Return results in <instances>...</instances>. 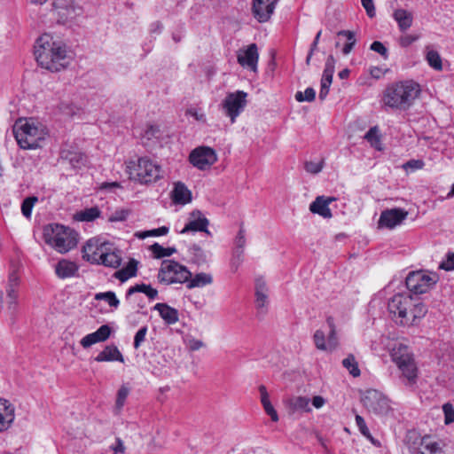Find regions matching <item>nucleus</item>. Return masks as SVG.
Returning <instances> with one entry per match:
<instances>
[{
    "label": "nucleus",
    "mask_w": 454,
    "mask_h": 454,
    "mask_svg": "<svg viewBox=\"0 0 454 454\" xmlns=\"http://www.w3.org/2000/svg\"><path fill=\"white\" fill-rule=\"evenodd\" d=\"M387 309L391 315L400 319V324L409 325L415 324L427 312V307L413 299L409 293H398L387 302Z\"/></svg>",
    "instance_id": "1"
},
{
    "label": "nucleus",
    "mask_w": 454,
    "mask_h": 454,
    "mask_svg": "<svg viewBox=\"0 0 454 454\" xmlns=\"http://www.w3.org/2000/svg\"><path fill=\"white\" fill-rule=\"evenodd\" d=\"M418 82L409 80L388 86L383 95V104L393 109L405 110L409 108L420 93Z\"/></svg>",
    "instance_id": "2"
},
{
    "label": "nucleus",
    "mask_w": 454,
    "mask_h": 454,
    "mask_svg": "<svg viewBox=\"0 0 454 454\" xmlns=\"http://www.w3.org/2000/svg\"><path fill=\"white\" fill-rule=\"evenodd\" d=\"M14 137L21 149H35L44 139L47 130L43 126H36L32 120H19L13 126Z\"/></svg>",
    "instance_id": "3"
},
{
    "label": "nucleus",
    "mask_w": 454,
    "mask_h": 454,
    "mask_svg": "<svg viewBox=\"0 0 454 454\" xmlns=\"http://www.w3.org/2000/svg\"><path fill=\"white\" fill-rule=\"evenodd\" d=\"M126 172L130 180L140 184L154 183L162 177L161 167L146 157L127 162Z\"/></svg>",
    "instance_id": "4"
},
{
    "label": "nucleus",
    "mask_w": 454,
    "mask_h": 454,
    "mask_svg": "<svg viewBox=\"0 0 454 454\" xmlns=\"http://www.w3.org/2000/svg\"><path fill=\"white\" fill-rule=\"evenodd\" d=\"M391 357L401 372L402 380L405 385H414L418 378V367L410 348L406 345L399 343L393 348Z\"/></svg>",
    "instance_id": "5"
},
{
    "label": "nucleus",
    "mask_w": 454,
    "mask_h": 454,
    "mask_svg": "<svg viewBox=\"0 0 454 454\" xmlns=\"http://www.w3.org/2000/svg\"><path fill=\"white\" fill-rule=\"evenodd\" d=\"M35 56L38 65L51 73L57 72V43L52 35L44 33L36 41Z\"/></svg>",
    "instance_id": "6"
},
{
    "label": "nucleus",
    "mask_w": 454,
    "mask_h": 454,
    "mask_svg": "<svg viewBox=\"0 0 454 454\" xmlns=\"http://www.w3.org/2000/svg\"><path fill=\"white\" fill-rule=\"evenodd\" d=\"M192 273L184 265L173 260H164L158 272V281L164 285L183 284L191 278Z\"/></svg>",
    "instance_id": "7"
},
{
    "label": "nucleus",
    "mask_w": 454,
    "mask_h": 454,
    "mask_svg": "<svg viewBox=\"0 0 454 454\" xmlns=\"http://www.w3.org/2000/svg\"><path fill=\"white\" fill-rule=\"evenodd\" d=\"M247 105V93L243 90H236L228 93L222 100L220 106L225 116L234 123Z\"/></svg>",
    "instance_id": "8"
},
{
    "label": "nucleus",
    "mask_w": 454,
    "mask_h": 454,
    "mask_svg": "<svg viewBox=\"0 0 454 454\" xmlns=\"http://www.w3.org/2000/svg\"><path fill=\"white\" fill-rule=\"evenodd\" d=\"M438 280L439 277L434 272L412 271L406 278V286L411 292L422 294L428 292Z\"/></svg>",
    "instance_id": "9"
},
{
    "label": "nucleus",
    "mask_w": 454,
    "mask_h": 454,
    "mask_svg": "<svg viewBox=\"0 0 454 454\" xmlns=\"http://www.w3.org/2000/svg\"><path fill=\"white\" fill-rule=\"evenodd\" d=\"M364 406L376 415H387L390 410V402L381 392L370 389L365 392L362 398Z\"/></svg>",
    "instance_id": "10"
},
{
    "label": "nucleus",
    "mask_w": 454,
    "mask_h": 454,
    "mask_svg": "<svg viewBox=\"0 0 454 454\" xmlns=\"http://www.w3.org/2000/svg\"><path fill=\"white\" fill-rule=\"evenodd\" d=\"M190 162L200 170L208 169L217 160L215 151L209 146H199L189 156Z\"/></svg>",
    "instance_id": "11"
},
{
    "label": "nucleus",
    "mask_w": 454,
    "mask_h": 454,
    "mask_svg": "<svg viewBox=\"0 0 454 454\" xmlns=\"http://www.w3.org/2000/svg\"><path fill=\"white\" fill-rule=\"evenodd\" d=\"M80 240L77 231L68 226L59 224V253L67 254L74 249Z\"/></svg>",
    "instance_id": "12"
},
{
    "label": "nucleus",
    "mask_w": 454,
    "mask_h": 454,
    "mask_svg": "<svg viewBox=\"0 0 454 454\" xmlns=\"http://www.w3.org/2000/svg\"><path fill=\"white\" fill-rule=\"evenodd\" d=\"M109 244L98 238L90 239L82 247V258L90 263L98 264L101 259V253L105 252Z\"/></svg>",
    "instance_id": "13"
},
{
    "label": "nucleus",
    "mask_w": 454,
    "mask_h": 454,
    "mask_svg": "<svg viewBox=\"0 0 454 454\" xmlns=\"http://www.w3.org/2000/svg\"><path fill=\"white\" fill-rule=\"evenodd\" d=\"M408 216V211L403 208H391L381 212L378 225L380 228L394 229Z\"/></svg>",
    "instance_id": "14"
},
{
    "label": "nucleus",
    "mask_w": 454,
    "mask_h": 454,
    "mask_svg": "<svg viewBox=\"0 0 454 454\" xmlns=\"http://www.w3.org/2000/svg\"><path fill=\"white\" fill-rule=\"evenodd\" d=\"M209 221L203 215L200 210H193L188 218V222L180 233L184 234L190 231H203L207 235H210V231L207 230Z\"/></svg>",
    "instance_id": "15"
},
{
    "label": "nucleus",
    "mask_w": 454,
    "mask_h": 454,
    "mask_svg": "<svg viewBox=\"0 0 454 454\" xmlns=\"http://www.w3.org/2000/svg\"><path fill=\"white\" fill-rule=\"evenodd\" d=\"M335 71V59L333 55H329L326 61L325 69L323 71L321 83H320V91H319V99L325 100L329 93L330 87L333 82V77Z\"/></svg>",
    "instance_id": "16"
},
{
    "label": "nucleus",
    "mask_w": 454,
    "mask_h": 454,
    "mask_svg": "<svg viewBox=\"0 0 454 454\" xmlns=\"http://www.w3.org/2000/svg\"><path fill=\"white\" fill-rule=\"evenodd\" d=\"M81 12L82 8L74 0H59V23L72 20Z\"/></svg>",
    "instance_id": "17"
},
{
    "label": "nucleus",
    "mask_w": 454,
    "mask_h": 454,
    "mask_svg": "<svg viewBox=\"0 0 454 454\" xmlns=\"http://www.w3.org/2000/svg\"><path fill=\"white\" fill-rule=\"evenodd\" d=\"M278 0H254L253 12L259 22L267 21L274 12Z\"/></svg>",
    "instance_id": "18"
},
{
    "label": "nucleus",
    "mask_w": 454,
    "mask_h": 454,
    "mask_svg": "<svg viewBox=\"0 0 454 454\" xmlns=\"http://www.w3.org/2000/svg\"><path fill=\"white\" fill-rule=\"evenodd\" d=\"M254 295L256 309L264 312L269 304V288L262 278L255 279Z\"/></svg>",
    "instance_id": "19"
},
{
    "label": "nucleus",
    "mask_w": 454,
    "mask_h": 454,
    "mask_svg": "<svg viewBox=\"0 0 454 454\" xmlns=\"http://www.w3.org/2000/svg\"><path fill=\"white\" fill-rule=\"evenodd\" d=\"M238 62L242 66L256 71L258 51L254 43L250 44L245 51L238 54Z\"/></svg>",
    "instance_id": "20"
},
{
    "label": "nucleus",
    "mask_w": 454,
    "mask_h": 454,
    "mask_svg": "<svg viewBox=\"0 0 454 454\" xmlns=\"http://www.w3.org/2000/svg\"><path fill=\"white\" fill-rule=\"evenodd\" d=\"M334 200L335 198L333 197L317 196L309 205V210L313 214H317L324 218H331L333 214L329 208V205Z\"/></svg>",
    "instance_id": "21"
},
{
    "label": "nucleus",
    "mask_w": 454,
    "mask_h": 454,
    "mask_svg": "<svg viewBox=\"0 0 454 454\" xmlns=\"http://www.w3.org/2000/svg\"><path fill=\"white\" fill-rule=\"evenodd\" d=\"M42 239L46 253L57 249V223H51L43 227Z\"/></svg>",
    "instance_id": "22"
},
{
    "label": "nucleus",
    "mask_w": 454,
    "mask_h": 454,
    "mask_svg": "<svg viewBox=\"0 0 454 454\" xmlns=\"http://www.w3.org/2000/svg\"><path fill=\"white\" fill-rule=\"evenodd\" d=\"M62 164H70L74 168H79L86 163V157L78 151H61Z\"/></svg>",
    "instance_id": "23"
},
{
    "label": "nucleus",
    "mask_w": 454,
    "mask_h": 454,
    "mask_svg": "<svg viewBox=\"0 0 454 454\" xmlns=\"http://www.w3.org/2000/svg\"><path fill=\"white\" fill-rule=\"evenodd\" d=\"M121 263V256L120 251H115L111 248V245L105 250L104 253H101V259L98 262V265L102 264L106 267H110L113 269L118 268Z\"/></svg>",
    "instance_id": "24"
},
{
    "label": "nucleus",
    "mask_w": 454,
    "mask_h": 454,
    "mask_svg": "<svg viewBox=\"0 0 454 454\" xmlns=\"http://www.w3.org/2000/svg\"><path fill=\"white\" fill-rule=\"evenodd\" d=\"M171 198L174 203L184 205L192 201V192L183 183L178 182L174 185Z\"/></svg>",
    "instance_id": "25"
},
{
    "label": "nucleus",
    "mask_w": 454,
    "mask_h": 454,
    "mask_svg": "<svg viewBox=\"0 0 454 454\" xmlns=\"http://www.w3.org/2000/svg\"><path fill=\"white\" fill-rule=\"evenodd\" d=\"M246 246V231L241 227L238 232V235L235 239V250L233 253V257L231 261L232 266L235 267V270L238 269L239 265L242 262V254L244 252V247Z\"/></svg>",
    "instance_id": "26"
},
{
    "label": "nucleus",
    "mask_w": 454,
    "mask_h": 454,
    "mask_svg": "<svg viewBox=\"0 0 454 454\" xmlns=\"http://www.w3.org/2000/svg\"><path fill=\"white\" fill-rule=\"evenodd\" d=\"M75 53L67 45L59 46V71L74 67Z\"/></svg>",
    "instance_id": "27"
},
{
    "label": "nucleus",
    "mask_w": 454,
    "mask_h": 454,
    "mask_svg": "<svg viewBox=\"0 0 454 454\" xmlns=\"http://www.w3.org/2000/svg\"><path fill=\"white\" fill-rule=\"evenodd\" d=\"M393 18L397 22L398 27L402 32L409 29L413 22L412 13L404 9L395 10L393 13Z\"/></svg>",
    "instance_id": "28"
},
{
    "label": "nucleus",
    "mask_w": 454,
    "mask_h": 454,
    "mask_svg": "<svg viewBox=\"0 0 454 454\" xmlns=\"http://www.w3.org/2000/svg\"><path fill=\"white\" fill-rule=\"evenodd\" d=\"M160 317L168 325L175 324L178 321V311L166 303H157L154 306Z\"/></svg>",
    "instance_id": "29"
},
{
    "label": "nucleus",
    "mask_w": 454,
    "mask_h": 454,
    "mask_svg": "<svg viewBox=\"0 0 454 454\" xmlns=\"http://www.w3.org/2000/svg\"><path fill=\"white\" fill-rule=\"evenodd\" d=\"M160 137V130L159 127L155 125H147L141 134L142 142L145 146H151L156 144Z\"/></svg>",
    "instance_id": "30"
},
{
    "label": "nucleus",
    "mask_w": 454,
    "mask_h": 454,
    "mask_svg": "<svg viewBox=\"0 0 454 454\" xmlns=\"http://www.w3.org/2000/svg\"><path fill=\"white\" fill-rule=\"evenodd\" d=\"M97 362L120 361L123 362V356L115 346H107L95 358Z\"/></svg>",
    "instance_id": "31"
},
{
    "label": "nucleus",
    "mask_w": 454,
    "mask_h": 454,
    "mask_svg": "<svg viewBox=\"0 0 454 454\" xmlns=\"http://www.w3.org/2000/svg\"><path fill=\"white\" fill-rule=\"evenodd\" d=\"M213 283V277L211 274L200 272L192 277L186 281V286L188 289L203 287L208 286Z\"/></svg>",
    "instance_id": "32"
},
{
    "label": "nucleus",
    "mask_w": 454,
    "mask_h": 454,
    "mask_svg": "<svg viewBox=\"0 0 454 454\" xmlns=\"http://www.w3.org/2000/svg\"><path fill=\"white\" fill-rule=\"evenodd\" d=\"M137 270V262L135 259L129 260L128 264L120 270L114 273V277L121 282L135 277Z\"/></svg>",
    "instance_id": "33"
},
{
    "label": "nucleus",
    "mask_w": 454,
    "mask_h": 454,
    "mask_svg": "<svg viewBox=\"0 0 454 454\" xmlns=\"http://www.w3.org/2000/svg\"><path fill=\"white\" fill-rule=\"evenodd\" d=\"M78 265L74 262L61 260L59 261V278L74 277L78 272Z\"/></svg>",
    "instance_id": "34"
},
{
    "label": "nucleus",
    "mask_w": 454,
    "mask_h": 454,
    "mask_svg": "<svg viewBox=\"0 0 454 454\" xmlns=\"http://www.w3.org/2000/svg\"><path fill=\"white\" fill-rule=\"evenodd\" d=\"M100 216V210L98 207H92L78 211L74 215V219L78 222H91Z\"/></svg>",
    "instance_id": "35"
},
{
    "label": "nucleus",
    "mask_w": 454,
    "mask_h": 454,
    "mask_svg": "<svg viewBox=\"0 0 454 454\" xmlns=\"http://www.w3.org/2000/svg\"><path fill=\"white\" fill-rule=\"evenodd\" d=\"M309 402L310 400L306 396H293L288 400V405L294 411H302L309 412L311 411Z\"/></svg>",
    "instance_id": "36"
},
{
    "label": "nucleus",
    "mask_w": 454,
    "mask_h": 454,
    "mask_svg": "<svg viewBox=\"0 0 454 454\" xmlns=\"http://www.w3.org/2000/svg\"><path fill=\"white\" fill-rule=\"evenodd\" d=\"M326 323L329 327V334L327 338V345H328V351L332 352L338 346V338H337V333H336V326L334 324V319L333 317H328L326 319Z\"/></svg>",
    "instance_id": "37"
},
{
    "label": "nucleus",
    "mask_w": 454,
    "mask_h": 454,
    "mask_svg": "<svg viewBox=\"0 0 454 454\" xmlns=\"http://www.w3.org/2000/svg\"><path fill=\"white\" fill-rule=\"evenodd\" d=\"M15 419L14 407L0 412V433L8 430Z\"/></svg>",
    "instance_id": "38"
},
{
    "label": "nucleus",
    "mask_w": 454,
    "mask_h": 454,
    "mask_svg": "<svg viewBox=\"0 0 454 454\" xmlns=\"http://www.w3.org/2000/svg\"><path fill=\"white\" fill-rule=\"evenodd\" d=\"M137 292L145 294L150 299H155L158 295V291L155 288H153L150 285L139 284L131 286L127 292V296Z\"/></svg>",
    "instance_id": "39"
},
{
    "label": "nucleus",
    "mask_w": 454,
    "mask_h": 454,
    "mask_svg": "<svg viewBox=\"0 0 454 454\" xmlns=\"http://www.w3.org/2000/svg\"><path fill=\"white\" fill-rule=\"evenodd\" d=\"M426 59L428 63V65L433 67L434 69L440 71L442 69V58L440 54L433 50L427 48V54H426Z\"/></svg>",
    "instance_id": "40"
},
{
    "label": "nucleus",
    "mask_w": 454,
    "mask_h": 454,
    "mask_svg": "<svg viewBox=\"0 0 454 454\" xmlns=\"http://www.w3.org/2000/svg\"><path fill=\"white\" fill-rule=\"evenodd\" d=\"M20 284V275L18 274V270L13 269L10 274L8 278V286L6 288L7 295L18 294L17 287Z\"/></svg>",
    "instance_id": "41"
},
{
    "label": "nucleus",
    "mask_w": 454,
    "mask_h": 454,
    "mask_svg": "<svg viewBox=\"0 0 454 454\" xmlns=\"http://www.w3.org/2000/svg\"><path fill=\"white\" fill-rule=\"evenodd\" d=\"M342 365L353 377L360 376L361 372L358 368V364L353 355L350 354L345 359H343Z\"/></svg>",
    "instance_id": "42"
},
{
    "label": "nucleus",
    "mask_w": 454,
    "mask_h": 454,
    "mask_svg": "<svg viewBox=\"0 0 454 454\" xmlns=\"http://www.w3.org/2000/svg\"><path fill=\"white\" fill-rule=\"evenodd\" d=\"M356 423L360 433L366 437L372 444L380 446V442L376 441L371 434L369 428L367 427L364 419L360 415H356Z\"/></svg>",
    "instance_id": "43"
},
{
    "label": "nucleus",
    "mask_w": 454,
    "mask_h": 454,
    "mask_svg": "<svg viewBox=\"0 0 454 454\" xmlns=\"http://www.w3.org/2000/svg\"><path fill=\"white\" fill-rule=\"evenodd\" d=\"M150 250L155 258L168 257L172 255L176 251L175 247H163L158 243L152 245Z\"/></svg>",
    "instance_id": "44"
},
{
    "label": "nucleus",
    "mask_w": 454,
    "mask_h": 454,
    "mask_svg": "<svg viewBox=\"0 0 454 454\" xmlns=\"http://www.w3.org/2000/svg\"><path fill=\"white\" fill-rule=\"evenodd\" d=\"M7 312L10 317L11 324L13 325L16 322L17 310H18V294L7 295Z\"/></svg>",
    "instance_id": "45"
},
{
    "label": "nucleus",
    "mask_w": 454,
    "mask_h": 454,
    "mask_svg": "<svg viewBox=\"0 0 454 454\" xmlns=\"http://www.w3.org/2000/svg\"><path fill=\"white\" fill-rule=\"evenodd\" d=\"M95 300L105 301L109 304L110 307L113 308H117L120 304L118 298L116 297L115 294L112 291L96 294Z\"/></svg>",
    "instance_id": "46"
},
{
    "label": "nucleus",
    "mask_w": 454,
    "mask_h": 454,
    "mask_svg": "<svg viewBox=\"0 0 454 454\" xmlns=\"http://www.w3.org/2000/svg\"><path fill=\"white\" fill-rule=\"evenodd\" d=\"M37 201H38V198L36 196L27 197L22 201L21 213L27 219L31 218L33 207Z\"/></svg>",
    "instance_id": "47"
},
{
    "label": "nucleus",
    "mask_w": 454,
    "mask_h": 454,
    "mask_svg": "<svg viewBox=\"0 0 454 454\" xmlns=\"http://www.w3.org/2000/svg\"><path fill=\"white\" fill-rule=\"evenodd\" d=\"M364 138L370 143L372 146L379 150L380 149V139L377 127L371 128L364 135Z\"/></svg>",
    "instance_id": "48"
},
{
    "label": "nucleus",
    "mask_w": 454,
    "mask_h": 454,
    "mask_svg": "<svg viewBox=\"0 0 454 454\" xmlns=\"http://www.w3.org/2000/svg\"><path fill=\"white\" fill-rule=\"evenodd\" d=\"M313 340L317 349L322 351H328V345L325 339V334L322 330H317L313 335Z\"/></svg>",
    "instance_id": "49"
},
{
    "label": "nucleus",
    "mask_w": 454,
    "mask_h": 454,
    "mask_svg": "<svg viewBox=\"0 0 454 454\" xmlns=\"http://www.w3.org/2000/svg\"><path fill=\"white\" fill-rule=\"evenodd\" d=\"M325 166V160H320L318 161H306L304 163V168L305 170L312 175H317L322 171Z\"/></svg>",
    "instance_id": "50"
},
{
    "label": "nucleus",
    "mask_w": 454,
    "mask_h": 454,
    "mask_svg": "<svg viewBox=\"0 0 454 454\" xmlns=\"http://www.w3.org/2000/svg\"><path fill=\"white\" fill-rule=\"evenodd\" d=\"M316 98V91L313 88H307L304 92L297 91L295 94V99L298 102H312Z\"/></svg>",
    "instance_id": "51"
},
{
    "label": "nucleus",
    "mask_w": 454,
    "mask_h": 454,
    "mask_svg": "<svg viewBox=\"0 0 454 454\" xmlns=\"http://www.w3.org/2000/svg\"><path fill=\"white\" fill-rule=\"evenodd\" d=\"M129 388L124 386H122L118 390L116 403H115L116 409L121 410L123 407L125 401L129 395Z\"/></svg>",
    "instance_id": "52"
},
{
    "label": "nucleus",
    "mask_w": 454,
    "mask_h": 454,
    "mask_svg": "<svg viewBox=\"0 0 454 454\" xmlns=\"http://www.w3.org/2000/svg\"><path fill=\"white\" fill-rule=\"evenodd\" d=\"M168 232V228L166 226H161L157 229H153L151 231H145L143 233L137 234V237L141 239H145L146 237L150 236H163L166 235Z\"/></svg>",
    "instance_id": "53"
},
{
    "label": "nucleus",
    "mask_w": 454,
    "mask_h": 454,
    "mask_svg": "<svg viewBox=\"0 0 454 454\" xmlns=\"http://www.w3.org/2000/svg\"><path fill=\"white\" fill-rule=\"evenodd\" d=\"M146 333H147V326H143L137 332V333L135 334V337H134V343H133L134 348L136 349H137L141 346V344L145 341Z\"/></svg>",
    "instance_id": "54"
},
{
    "label": "nucleus",
    "mask_w": 454,
    "mask_h": 454,
    "mask_svg": "<svg viewBox=\"0 0 454 454\" xmlns=\"http://www.w3.org/2000/svg\"><path fill=\"white\" fill-rule=\"evenodd\" d=\"M444 413V422L446 425L454 422V408L450 403H445L442 406Z\"/></svg>",
    "instance_id": "55"
},
{
    "label": "nucleus",
    "mask_w": 454,
    "mask_h": 454,
    "mask_svg": "<svg viewBox=\"0 0 454 454\" xmlns=\"http://www.w3.org/2000/svg\"><path fill=\"white\" fill-rule=\"evenodd\" d=\"M82 109L76 105L70 104L61 106V113L68 116L77 115L81 113Z\"/></svg>",
    "instance_id": "56"
},
{
    "label": "nucleus",
    "mask_w": 454,
    "mask_h": 454,
    "mask_svg": "<svg viewBox=\"0 0 454 454\" xmlns=\"http://www.w3.org/2000/svg\"><path fill=\"white\" fill-rule=\"evenodd\" d=\"M110 333H111L110 327L106 325H101L94 333L100 342V341L106 340L109 337Z\"/></svg>",
    "instance_id": "57"
},
{
    "label": "nucleus",
    "mask_w": 454,
    "mask_h": 454,
    "mask_svg": "<svg viewBox=\"0 0 454 454\" xmlns=\"http://www.w3.org/2000/svg\"><path fill=\"white\" fill-rule=\"evenodd\" d=\"M263 406V409L265 412L270 417L271 420L274 422L278 421V415L276 410L274 409L273 405L270 402H265L262 403Z\"/></svg>",
    "instance_id": "58"
},
{
    "label": "nucleus",
    "mask_w": 454,
    "mask_h": 454,
    "mask_svg": "<svg viewBox=\"0 0 454 454\" xmlns=\"http://www.w3.org/2000/svg\"><path fill=\"white\" fill-rule=\"evenodd\" d=\"M370 49L373 51L378 52L385 59L387 58V49L383 45L382 43L375 41L371 44Z\"/></svg>",
    "instance_id": "59"
},
{
    "label": "nucleus",
    "mask_w": 454,
    "mask_h": 454,
    "mask_svg": "<svg viewBox=\"0 0 454 454\" xmlns=\"http://www.w3.org/2000/svg\"><path fill=\"white\" fill-rule=\"evenodd\" d=\"M439 269L448 271L454 270V253L447 255V259L440 263Z\"/></svg>",
    "instance_id": "60"
},
{
    "label": "nucleus",
    "mask_w": 454,
    "mask_h": 454,
    "mask_svg": "<svg viewBox=\"0 0 454 454\" xmlns=\"http://www.w3.org/2000/svg\"><path fill=\"white\" fill-rule=\"evenodd\" d=\"M363 7L365 9L367 15L373 18L376 14L373 0H361Z\"/></svg>",
    "instance_id": "61"
},
{
    "label": "nucleus",
    "mask_w": 454,
    "mask_h": 454,
    "mask_svg": "<svg viewBox=\"0 0 454 454\" xmlns=\"http://www.w3.org/2000/svg\"><path fill=\"white\" fill-rule=\"evenodd\" d=\"M97 342H99V340H98L94 333L86 335L81 340V344L83 348H89Z\"/></svg>",
    "instance_id": "62"
},
{
    "label": "nucleus",
    "mask_w": 454,
    "mask_h": 454,
    "mask_svg": "<svg viewBox=\"0 0 454 454\" xmlns=\"http://www.w3.org/2000/svg\"><path fill=\"white\" fill-rule=\"evenodd\" d=\"M185 114L192 116L198 121H200V122L206 121V115L203 113L198 111L196 108L187 109L185 112Z\"/></svg>",
    "instance_id": "63"
},
{
    "label": "nucleus",
    "mask_w": 454,
    "mask_h": 454,
    "mask_svg": "<svg viewBox=\"0 0 454 454\" xmlns=\"http://www.w3.org/2000/svg\"><path fill=\"white\" fill-rule=\"evenodd\" d=\"M418 39H419V35H405L400 38V44L403 47H407V46L411 45L412 43H414L415 41H417Z\"/></svg>",
    "instance_id": "64"
}]
</instances>
